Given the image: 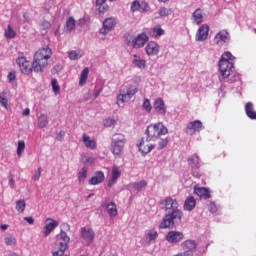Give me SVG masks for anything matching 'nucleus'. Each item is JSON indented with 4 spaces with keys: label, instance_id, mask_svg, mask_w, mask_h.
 <instances>
[{
    "label": "nucleus",
    "instance_id": "obj_49",
    "mask_svg": "<svg viewBox=\"0 0 256 256\" xmlns=\"http://www.w3.org/2000/svg\"><path fill=\"white\" fill-rule=\"evenodd\" d=\"M143 109H145V111H148V113L151 111L152 107H151V102L149 101V99L144 100Z\"/></svg>",
    "mask_w": 256,
    "mask_h": 256
},
{
    "label": "nucleus",
    "instance_id": "obj_56",
    "mask_svg": "<svg viewBox=\"0 0 256 256\" xmlns=\"http://www.w3.org/2000/svg\"><path fill=\"white\" fill-rule=\"evenodd\" d=\"M24 221H27L29 225H33V223H35V219H33V217H24Z\"/></svg>",
    "mask_w": 256,
    "mask_h": 256
},
{
    "label": "nucleus",
    "instance_id": "obj_39",
    "mask_svg": "<svg viewBox=\"0 0 256 256\" xmlns=\"http://www.w3.org/2000/svg\"><path fill=\"white\" fill-rule=\"evenodd\" d=\"M147 187V181L142 180L140 182H135L133 184V189H135V191H141L142 189H145Z\"/></svg>",
    "mask_w": 256,
    "mask_h": 256
},
{
    "label": "nucleus",
    "instance_id": "obj_37",
    "mask_svg": "<svg viewBox=\"0 0 256 256\" xmlns=\"http://www.w3.org/2000/svg\"><path fill=\"white\" fill-rule=\"evenodd\" d=\"M25 207H27L25 200L22 199L16 201V211H18V213H23L25 211Z\"/></svg>",
    "mask_w": 256,
    "mask_h": 256
},
{
    "label": "nucleus",
    "instance_id": "obj_59",
    "mask_svg": "<svg viewBox=\"0 0 256 256\" xmlns=\"http://www.w3.org/2000/svg\"><path fill=\"white\" fill-rule=\"evenodd\" d=\"M62 227H64L66 229V231H70V229H71V226L67 223L62 224Z\"/></svg>",
    "mask_w": 256,
    "mask_h": 256
},
{
    "label": "nucleus",
    "instance_id": "obj_26",
    "mask_svg": "<svg viewBox=\"0 0 256 256\" xmlns=\"http://www.w3.org/2000/svg\"><path fill=\"white\" fill-rule=\"evenodd\" d=\"M82 141L87 149H97V142L91 139V137H89L87 134H83Z\"/></svg>",
    "mask_w": 256,
    "mask_h": 256
},
{
    "label": "nucleus",
    "instance_id": "obj_54",
    "mask_svg": "<svg viewBox=\"0 0 256 256\" xmlns=\"http://www.w3.org/2000/svg\"><path fill=\"white\" fill-rule=\"evenodd\" d=\"M9 184L12 189H15V180L13 179V175L9 176Z\"/></svg>",
    "mask_w": 256,
    "mask_h": 256
},
{
    "label": "nucleus",
    "instance_id": "obj_10",
    "mask_svg": "<svg viewBox=\"0 0 256 256\" xmlns=\"http://www.w3.org/2000/svg\"><path fill=\"white\" fill-rule=\"evenodd\" d=\"M185 235H183V232L181 231H169L165 239L168 243H171L172 245H177V243H181V240L184 239Z\"/></svg>",
    "mask_w": 256,
    "mask_h": 256
},
{
    "label": "nucleus",
    "instance_id": "obj_32",
    "mask_svg": "<svg viewBox=\"0 0 256 256\" xmlns=\"http://www.w3.org/2000/svg\"><path fill=\"white\" fill-rule=\"evenodd\" d=\"M89 78V67H86L82 70L80 74L79 85L83 87L87 83V79Z\"/></svg>",
    "mask_w": 256,
    "mask_h": 256
},
{
    "label": "nucleus",
    "instance_id": "obj_9",
    "mask_svg": "<svg viewBox=\"0 0 256 256\" xmlns=\"http://www.w3.org/2000/svg\"><path fill=\"white\" fill-rule=\"evenodd\" d=\"M80 236L86 245H91L95 240V231L91 227H82L80 230Z\"/></svg>",
    "mask_w": 256,
    "mask_h": 256
},
{
    "label": "nucleus",
    "instance_id": "obj_30",
    "mask_svg": "<svg viewBox=\"0 0 256 256\" xmlns=\"http://www.w3.org/2000/svg\"><path fill=\"white\" fill-rule=\"evenodd\" d=\"M96 6L100 15H104L106 11L109 10V5H107V0H96Z\"/></svg>",
    "mask_w": 256,
    "mask_h": 256
},
{
    "label": "nucleus",
    "instance_id": "obj_63",
    "mask_svg": "<svg viewBox=\"0 0 256 256\" xmlns=\"http://www.w3.org/2000/svg\"><path fill=\"white\" fill-rule=\"evenodd\" d=\"M158 1H160L162 3H167V1H169V0H158Z\"/></svg>",
    "mask_w": 256,
    "mask_h": 256
},
{
    "label": "nucleus",
    "instance_id": "obj_33",
    "mask_svg": "<svg viewBox=\"0 0 256 256\" xmlns=\"http://www.w3.org/2000/svg\"><path fill=\"white\" fill-rule=\"evenodd\" d=\"M106 209L110 217H117V204H115V202L108 203Z\"/></svg>",
    "mask_w": 256,
    "mask_h": 256
},
{
    "label": "nucleus",
    "instance_id": "obj_62",
    "mask_svg": "<svg viewBox=\"0 0 256 256\" xmlns=\"http://www.w3.org/2000/svg\"><path fill=\"white\" fill-rule=\"evenodd\" d=\"M94 193H91V194H89L88 196H87V199H91V197H94Z\"/></svg>",
    "mask_w": 256,
    "mask_h": 256
},
{
    "label": "nucleus",
    "instance_id": "obj_29",
    "mask_svg": "<svg viewBox=\"0 0 256 256\" xmlns=\"http://www.w3.org/2000/svg\"><path fill=\"white\" fill-rule=\"evenodd\" d=\"M245 113L249 119L256 120V112L251 102H247L245 105Z\"/></svg>",
    "mask_w": 256,
    "mask_h": 256
},
{
    "label": "nucleus",
    "instance_id": "obj_31",
    "mask_svg": "<svg viewBox=\"0 0 256 256\" xmlns=\"http://www.w3.org/2000/svg\"><path fill=\"white\" fill-rule=\"evenodd\" d=\"M49 125V118L47 114H40L38 117V127L39 129H45Z\"/></svg>",
    "mask_w": 256,
    "mask_h": 256
},
{
    "label": "nucleus",
    "instance_id": "obj_11",
    "mask_svg": "<svg viewBox=\"0 0 256 256\" xmlns=\"http://www.w3.org/2000/svg\"><path fill=\"white\" fill-rule=\"evenodd\" d=\"M160 204L164 206L165 211H179L177 199L166 197Z\"/></svg>",
    "mask_w": 256,
    "mask_h": 256
},
{
    "label": "nucleus",
    "instance_id": "obj_38",
    "mask_svg": "<svg viewBox=\"0 0 256 256\" xmlns=\"http://www.w3.org/2000/svg\"><path fill=\"white\" fill-rule=\"evenodd\" d=\"M4 241H5V244L10 247L17 245V238H15V236L13 235H9L5 237Z\"/></svg>",
    "mask_w": 256,
    "mask_h": 256
},
{
    "label": "nucleus",
    "instance_id": "obj_13",
    "mask_svg": "<svg viewBox=\"0 0 256 256\" xmlns=\"http://www.w3.org/2000/svg\"><path fill=\"white\" fill-rule=\"evenodd\" d=\"M56 227H59V222L53 218H47L44 226V237H49L52 231H55Z\"/></svg>",
    "mask_w": 256,
    "mask_h": 256
},
{
    "label": "nucleus",
    "instance_id": "obj_55",
    "mask_svg": "<svg viewBox=\"0 0 256 256\" xmlns=\"http://www.w3.org/2000/svg\"><path fill=\"white\" fill-rule=\"evenodd\" d=\"M8 81L13 82L15 81V73L10 72L7 76Z\"/></svg>",
    "mask_w": 256,
    "mask_h": 256
},
{
    "label": "nucleus",
    "instance_id": "obj_51",
    "mask_svg": "<svg viewBox=\"0 0 256 256\" xmlns=\"http://www.w3.org/2000/svg\"><path fill=\"white\" fill-rule=\"evenodd\" d=\"M41 171H42V169H41V167H39L37 169V171L35 172V174L33 175L34 181H39V179L41 177Z\"/></svg>",
    "mask_w": 256,
    "mask_h": 256
},
{
    "label": "nucleus",
    "instance_id": "obj_20",
    "mask_svg": "<svg viewBox=\"0 0 256 256\" xmlns=\"http://www.w3.org/2000/svg\"><path fill=\"white\" fill-rule=\"evenodd\" d=\"M207 37H209V25L203 24L196 32L195 39L196 41H207Z\"/></svg>",
    "mask_w": 256,
    "mask_h": 256
},
{
    "label": "nucleus",
    "instance_id": "obj_41",
    "mask_svg": "<svg viewBox=\"0 0 256 256\" xmlns=\"http://www.w3.org/2000/svg\"><path fill=\"white\" fill-rule=\"evenodd\" d=\"M9 100H7V96L4 92L0 93V104L2 107H5L6 109H9Z\"/></svg>",
    "mask_w": 256,
    "mask_h": 256
},
{
    "label": "nucleus",
    "instance_id": "obj_45",
    "mask_svg": "<svg viewBox=\"0 0 256 256\" xmlns=\"http://www.w3.org/2000/svg\"><path fill=\"white\" fill-rule=\"evenodd\" d=\"M153 33L155 37H161V35H165V30L161 26H156L153 28Z\"/></svg>",
    "mask_w": 256,
    "mask_h": 256
},
{
    "label": "nucleus",
    "instance_id": "obj_18",
    "mask_svg": "<svg viewBox=\"0 0 256 256\" xmlns=\"http://www.w3.org/2000/svg\"><path fill=\"white\" fill-rule=\"evenodd\" d=\"M132 13L139 11L140 13H147L149 11V4L145 1L139 2L138 0L133 1L130 7Z\"/></svg>",
    "mask_w": 256,
    "mask_h": 256
},
{
    "label": "nucleus",
    "instance_id": "obj_50",
    "mask_svg": "<svg viewBox=\"0 0 256 256\" xmlns=\"http://www.w3.org/2000/svg\"><path fill=\"white\" fill-rule=\"evenodd\" d=\"M159 15L160 17H167L169 15V10L165 7H161L159 9Z\"/></svg>",
    "mask_w": 256,
    "mask_h": 256
},
{
    "label": "nucleus",
    "instance_id": "obj_46",
    "mask_svg": "<svg viewBox=\"0 0 256 256\" xmlns=\"http://www.w3.org/2000/svg\"><path fill=\"white\" fill-rule=\"evenodd\" d=\"M133 63L135 67H138L139 69H145V60L135 59Z\"/></svg>",
    "mask_w": 256,
    "mask_h": 256
},
{
    "label": "nucleus",
    "instance_id": "obj_47",
    "mask_svg": "<svg viewBox=\"0 0 256 256\" xmlns=\"http://www.w3.org/2000/svg\"><path fill=\"white\" fill-rule=\"evenodd\" d=\"M148 237L150 241H155L159 237V233L156 230H149Z\"/></svg>",
    "mask_w": 256,
    "mask_h": 256
},
{
    "label": "nucleus",
    "instance_id": "obj_60",
    "mask_svg": "<svg viewBox=\"0 0 256 256\" xmlns=\"http://www.w3.org/2000/svg\"><path fill=\"white\" fill-rule=\"evenodd\" d=\"M8 227H9V226H8L7 224H2V225L0 226V228H1L3 231L7 230Z\"/></svg>",
    "mask_w": 256,
    "mask_h": 256
},
{
    "label": "nucleus",
    "instance_id": "obj_23",
    "mask_svg": "<svg viewBox=\"0 0 256 256\" xmlns=\"http://www.w3.org/2000/svg\"><path fill=\"white\" fill-rule=\"evenodd\" d=\"M154 110L158 115H165L167 113V110L165 109V102L161 98H157L154 101Z\"/></svg>",
    "mask_w": 256,
    "mask_h": 256
},
{
    "label": "nucleus",
    "instance_id": "obj_16",
    "mask_svg": "<svg viewBox=\"0 0 256 256\" xmlns=\"http://www.w3.org/2000/svg\"><path fill=\"white\" fill-rule=\"evenodd\" d=\"M116 25H117V22L115 21V18H113V17L106 18L103 21V27L100 30V33L102 35H107V33H109V31H113V29H115Z\"/></svg>",
    "mask_w": 256,
    "mask_h": 256
},
{
    "label": "nucleus",
    "instance_id": "obj_28",
    "mask_svg": "<svg viewBox=\"0 0 256 256\" xmlns=\"http://www.w3.org/2000/svg\"><path fill=\"white\" fill-rule=\"evenodd\" d=\"M203 18L204 14L203 9L201 8L196 9L192 14V19L196 25H201V23H203Z\"/></svg>",
    "mask_w": 256,
    "mask_h": 256
},
{
    "label": "nucleus",
    "instance_id": "obj_57",
    "mask_svg": "<svg viewBox=\"0 0 256 256\" xmlns=\"http://www.w3.org/2000/svg\"><path fill=\"white\" fill-rule=\"evenodd\" d=\"M42 25H43V27H46V28L51 27V23H49V21H43Z\"/></svg>",
    "mask_w": 256,
    "mask_h": 256
},
{
    "label": "nucleus",
    "instance_id": "obj_24",
    "mask_svg": "<svg viewBox=\"0 0 256 256\" xmlns=\"http://www.w3.org/2000/svg\"><path fill=\"white\" fill-rule=\"evenodd\" d=\"M119 177H121V170L119 169V167L114 166L112 168V177L108 181V187L114 186L115 183H117V180L119 179Z\"/></svg>",
    "mask_w": 256,
    "mask_h": 256
},
{
    "label": "nucleus",
    "instance_id": "obj_27",
    "mask_svg": "<svg viewBox=\"0 0 256 256\" xmlns=\"http://www.w3.org/2000/svg\"><path fill=\"white\" fill-rule=\"evenodd\" d=\"M197 205V200H195V197L189 196L186 198L184 202V210L185 211H193L195 209V206Z\"/></svg>",
    "mask_w": 256,
    "mask_h": 256
},
{
    "label": "nucleus",
    "instance_id": "obj_43",
    "mask_svg": "<svg viewBox=\"0 0 256 256\" xmlns=\"http://www.w3.org/2000/svg\"><path fill=\"white\" fill-rule=\"evenodd\" d=\"M23 151H25V141L20 140L18 141L17 156L21 157V155H23Z\"/></svg>",
    "mask_w": 256,
    "mask_h": 256
},
{
    "label": "nucleus",
    "instance_id": "obj_22",
    "mask_svg": "<svg viewBox=\"0 0 256 256\" xmlns=\"http://www.w3.org/2000/svg\"><path fill=\"white\" fill-rule=\"evenodd\" d=\"M103 181H105V173L103 171H96L89 180V185H100Z\"/></svg>",
    "mask_w": 256,
    "mask_h": 256
},
{
    "label": "nucleus",
    "instance_id": "obj_8",
    "mask_svg": "<svg viewBox=\"0 0 256 256\" xmlns=\"http://www.w3.org/2000/svg\"><path fill=\"white\" fill-rule=\"evenodd\" d=\"M147 41H149V36L145 33H141L128 41L127 45L128 47H133V49H141L142 47H145Z\"/></svg>",
    "mask_w": 256,
    "mask_h": 256
},
{
    "label": "nucleus",
    "instance_id": "obj_48",
    "mask_svg": "<svg viewBox=\"0 0 256 256\" xmlns=\"http://www.w3.org/2000/svg\"><path fill=\"white\" fill-rule=\"evenodd\" d=\"M115 123H117V120H116V119L107 118V119L104 121V127H113V125H115Z\"/></svg>",
    "mask_w": 256,
    "mask_h": 256
},
{
    "label": "nucleus",
    "instance_id": "obj_1",
    "mask_svg": "<svg viewBox=\"0 0 256 256\" xmlns=\"http://www.w3.org/2000/svg\"><path fill=\"white\" fill-rule=\"evenodd\" d=\"M51 55L53 52L49 46L39 49L34 54V60L31 62L25 58V56H20L16 59V64L18 65L20 71L24 73V75H29L31 71H35V73H43L45 67L49 65V59H51Z\"/></svg>",
    "mask_w": 256,
    "mask_h": 256
},
{
    "label": "nucleus",
    "instance_id": "obj_42",
    "mask_svg": "<svg viewBox=\"0 0 256 256\" xmlns=\"http://www.w3.org/2000/svg\"><path fill=\"white\" fill-rule=\"evenodd\" d=\"M167 145H169V139L168 138H160L158 141V146L157 149L159 151H161V149H165V147H167Z\"/></svg>",
    "mask_w": 256,
    "mask_h": 256
},
{
    "label": "nucleus",
    "instance_id": "obj_25",
    "mask_svg": "<svg viewBox=\"0 0 256 256\" xmlns=\"http://www.w3.org/2000/svg\"><path fill=\"white\" fill-rule=\"evenodd\" d=\"M188 165L191 169H201V160L199 159V155L194 154L188 158Z\"/></svg>",
    "mask_w": 256,
    "mask_h": 256
},
{
    "label": "nucleus",
    "instance_id": "obj_53",
    "mask_svg": "<svg viewBox=\"0 0 256 256\" xmlns=\"http://www.w3.org/2000/svg\"><path fill=\"white\" fill-rule=\"evenodd\" d=\"M209 211H211V213H217V206L215 205V203L209 204Z\"/></svg>",
    "mask_w": 256,
    "mask_h": 256
},
{
    "label": "nucleus",
    "instance_id": "obj_52",
    "mask_svg": "<svg viewBox=\"0 0 256 256\" xmlns=\"http://www.w3.org/2000/svg\"><path fill=\"white\" fill-rule=\"evenodd\" d=\"M191 171H192L193 177H196V179H200L201 178V172H199V169L191 168Z\"/></svg>",
    "mask_w": 256,
    "mask_h": 256
},
{
    "label": "nucleus",
    "instance_id": "obj_34",
    "mask_svg": "<svg viewBox=\"0 0 256 256\" xmlns=\"http://www.w3.org/2000/svg\"><path fill=\"white\" fill-rule=\"evenodd\" d=\"M87 173H89V168H87V166H84L78 172V181H79L80 184L85 183V179H87Z\"/></svg>",
    "mask_w": 256,
    "mask_h": 256
},
{
    "label": "nucleus",
    "instance_id": "obj_7",
    "mask_svg": "<svg viewBox=\"0 0 256 256\" xmlns=\"http://www.w3.org/2000/svg\"><path fill=\"white\" fill-rule=\"evenodd\" d=\"M55 246L60 249H69V243H71V238L67 235V232L61 230L59 234L55 237Z\"/></svg>",
    "mask_w": 256,
    "mask_h": 256
},
{
    "label": "nucleus",
    "instance_id": "obj_15",
    "mask_svg": "<svg viewBox=\"0 0 256 256\" xmlns=\"http://www.w3.org/2000/svg\"><path fill=\"white\" fill-rule=\"evenodd\" d=\"M151 141L153 140H149V138H146V139L142 138L138 147H139V151H141L143 155H148V153H151V151L155 149V144L151 143Z\"/></svg>",
    "mask_w": 256,
    "mask_h": 256
},
{
    "label": "nucleus",
    "instance_id": "obj_35",
    "mask_svg": "<svg viewBox=\"0 0 256 256\" xmlns=\"http://www.w3.org/2000/svg\"><path fill=\"white\" fill-rule=\"evenodd\" d=\"M76 22L75 18L69 17L66 21V30L71 33V31H75Z\"/></svg>",
    "mask_w": 256,
    "mask_h": 256
},
{
    "label": "nucleus",
    "instance_id": "obj_64",
    "mask_svg": "<svg viewBox=\"0 0 256 256\" xmlns=\"http://www.w3.org/2000/svg\"><path fill=\"white\" fill-rule=\"evenodd\" d=\"M89 161H90L91 163H93L94 160H93V158H90V159H88V162H89Z\"/></svg>",
    "mask_w": 256,
    "mask_h": 256
},
{
    "label": "nucleus",
    "instance_id": "obj_19",
    "mask_svg": "<svg viewBox=\"0 0 256 256\" xmlns=\"http://www.w3.org/2000/svg\"><path fill=\"white\" fill-rule=\"evenodd\" d=\"M160 50L161 47H159V44L155 41H150L145 47L146 55H148V57H155V55H159Z\"/></svg>",
    "mask_w": 256,
    "mask_h": 256
},
{
    "label": "nucleus",
    "instance_id": "obj_40",
    "mask_svg": "<svg viewBox=\"0 0 256 256\" xmlns=\"http://www.w3.org/2000/svg\"><path fill=\"white\" fill-rule=\"evenodd\" d=\"M51 85L52 91L55 93V95H59L61 93V87L59 86V82H57V79H52Z\"/></svg>",
    "mask_w": 256,
    "mask_h": 256
},
{
    "label": "nucleus",
    "instance_id": "obj_5",
    "mask_svg": "<svg viewBox=\"0 0 256 256\" xmlns=\"http://www.w3.org/2000/svg\"><path fill=\"white\" fill-rule=\"evenodd\" d=\"M125 143H127L125 135L121 133L114 134L111 141V153L116 157H121L123 155V149H125Z\"/></svg>",
    "mask_w": 256,
    "mask_h": 256
},
{
    "label": "nucleus",
    "instance_id": "obj_61",
    "mask_svg": "<svg viewBox=\"0 0 256 256\" xmlns=\"http://www.w3.org/2000/svg\"><path fill=\"white\" fill-rule=\"evenodd\" d=\"M8 256H20V255L15 253V252H13V253L9 254Z\"/></svg>",
    "mask_w": 256,
    "mask_h": 256
},
{
    "label": "nucleus",
    "instance_id": "obj_3",
    "mask_svg": "<svg viewBox=\"0 0 256 256\" xmlns=\"http://www.w3.org/2000/svg\"><path fill=\"white\" fill-rule=\"evenodd\" d=\"M183 219V211L175 210L164 216L159 224V229H173L175 225H179Z\"/></svg>",
    "mask_w": 256,
    "mask_h": 256
},
{
    "label": "nucleus",
    "instance_id": "obj_4",
    "mask_svg": "<svg viewBox=\"0 0 256 256\" xmlns=\"http://www.w3.org/2000/svg\"><path fill=\"white\" fill-rule=\"evenodd\" d=\"M137 94V86L133 84H126L121 87L119 95L117 96V105L119 103H129Z\"/></svg>",
    "mask_w": 256,
    "mask_h": 256
},
{
    "label": "nucleus",
    "instance_id": "obj_2",
    "mask_svg": "<svg viewBox=\"0 0 256 256\" xmlns=\"http://www.w3.org/2000/svg\"><path fill=\"white\" fill-rule=\"evenodd\" d=\"M235 57L230 52H224L219 61L220 81L227 79L233 70V60Z\"/></svg>",
    "mask_w": 256,
    "mask_h": 256
},
{
    "label": "nucleus",
    "instance_id": "obj_14",
    "mask_svg": "<svg viewBox=\"0 0 256 256\" xmlns=\"http://www.w3.org/2000/svg\"><path fill=\"white\" fill-rule=\"evenodd\" d=\"M182 249L186 255H191L197 251V242L195 240L188 239L181 244Z\"/></svg>",
    "mask_w": 256,
    "mask_h": 256
},
{
    "label": "nucleus",
    "instance_id": "obj_17",
    "mask_svg": "<svg viewBox=\"0 0 256 256\" xmlns=\"http://www.w3.org/2000/svg\"><path fill=\"white\" fill-rule=\"evenodd\" d=\"M214 42L219 47H223L225 43H229V32L227 30H221L215 35Z\"/></svg>",
    "mask_w": 256,
    "mask_h": 256
},
{
    "label": "nucleus",
    "instance_id": "obj_21",
    "mask_svg": "<svg viewBox=\"0 0 256 256\" xmlns=\"http://www.w3.org/2000/svg\"><path fill=\"white\" fill-rule=\"evenodd\" d=\"M194 193L200 197V199H211V191L209 188L196 185L194 186Z\"/></svg>",
    "mask_w": 256,
    "mask_h": 256
},
{
    "label": "nucleus",
    "instance_id": "obj_36",
    "mask_svg": "<svg viewBox=\"0 0 256 256\" xmlns=\"http://www.w3.org/2000/svg\"><path fill=\"white\" fill-rule=\"evenodd\" d=\"M16 36L17 32L13 30V27L11 25H8L7 29L5 30L6 39H15Z\"/></svg>",
    "mask_w": 256,
    "mask_h": 256
},
{
    "label": "nucleus",
    "instance_id": "obj_6",
    "mask_svg": "<svg viewBox=\"0 0 256 256\" xmlns=\"http://www.w3.org/2000/svg\"><path fill=\"white\" fill-rule=\"evenodd\" d=\"M169 130L162 123L151 124L146 129L147 138L150 141H155L161 137V135H167Z\"/></svg>",
    "mask_w": 256,
    "mask_h": 256
},
{
    "label": "nucleus",
    "instance_id": "obj_58",
    "mask_svg": "<svg viewBox=\"0 0 256 256\" xmlns=\"http://www.w3.org/2000/svg\"><path fill=\"white\" fill-rule=\"evenodd\" d=\"M31 113V110L29 109V108H26V109H24V111H23V115L24 116H27V115H29Z\"/></svg>",
    "mask_w": 256,
    "mask_h": 256
},
{
    "label": "nucleus",
    "instance_id": "obj_12",
    "mask_svg": "<svg viewBox=\"0 0 256 256\" xmlns=\"http://www.w3.org/2000/svg\"><path fill=\"white\" fill-rule=\"evenodd\" d=\"M203 130V123L200 120L191 121L186 128L187 135H195Z\"/></svg>",
    "mask_w": 256,
    "mask_h": 256
},
{
    "label": "nucleus",
    "instance_id": "obj_44",
    "mask_svg": "<svg viewBox=\"0 0 256 256\" xmlns=\"http://www.w3.org/2000/svg\"><path fill=\"white\" fill-rule=\"evenodd\" d=\"M68 57H69V59H71V61H75L77 59H81L82 54L77 51H70L68 53Z\"/></svg>",
    "mask_w": 256,
    "mask_h": 256
}]
</instances>
